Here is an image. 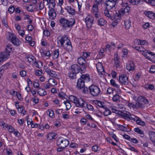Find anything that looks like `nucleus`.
I'll return each mask as SVG.
<instances>
[{
	"label": "nucleus",
	"mask_w": 155,
	"mask_h": 155,
	"mask_svg": "<svg viewBox=\"0 0 155 155\" xmlns=\"http://www.w3.org/2000/svg\"><path fill=\"white\" fill-rule=\"evenodd\" d=\"M58 44L60 46L66 48V50L69 51L72 49V46L70 40L68 39L66 35L63 36H59L57 38Z\"/></svg>",
	"instance_id": "obj_1"
},
{
	"label": "nucleus",
	"mask_w": 155,
	"mask_h": 155,
	"mask_svg": "<svg viewBox=\"0 0 155 155\" xmlns=\"http://www.w3.org/2000/svg\"><path fill=\"white\" fill-rule=\"evenodd\" d=\"M60 25L63 29H66L67 28H71L75 23V19L71 18L68 20L64 18H61L59 20Z\"/></svg>",
	"instance_id": "obj_2"
},
{
	"label": "nucleus",
	"mask_w": 155,
	"mask_h": 155,
	"mask_svg": "<svg viewBox=\"0 0 155 155\" xmlns=\"http://www.w3.org/2000/svg\"><path fill=\"white\" fill-rule=\"evenodd\" d=\"M69 143V141L68 140L61 137H59L56 142L57 145L59 147L57 148V151L61 152L64 150Z\"/></svg>",
	"instance_id": "obj_3"
},
{
	"label": "nucleus",
	"mask_w": 155,
	"mask_h": 155,
	"mask_svg": "<svg viewBox=\"0 0 155 155\" xmlns=\"http://www.w3.org/2000/svg\"><path fill=\"white\" fill-rule=\"evenodd\" d=\"M14 49L11 45H8L5 48V50L0 53V61H4L7 60L10 55V53L12 52Z\"/></svg>",
	"instance_id": "obj_4"
},
{
	"label": "nucleus",
	"mask_w": 155,
	"mask_h": 155,
	"mask_svg": "<svg viewBox=\"0 0 155 155\" xmlns=\"http://www.w3.org/2000/svg\"><path fill=\"white\" fill-rule=\"evenodd\" d=\"M89 91L91 95L93 97L97 96L101 92L99 87L93 84L89 87Z\"/></svg>",
	"instance_id": "obj_5"
},
{
	"label": "nucleus",
	"mask_w": 155,
	"mask_h": 155,
	"mask_svg": "<svg viewBox=\"0 0 155 155\" xmlns=\"http://www.w3.org/2000/svg\"><path fill=\"white\" fill-rule=\"evenodd\" d=\"M71 70L72 72L77 74L84 73L86 71L85 68L84 67L79 66L77 64H74L71 66Z\"/></svg>",
	"instance_id": "obj_6"
},
{
	"label": "nucleus",
	"mask_w": 155,
	"mask_h": 155,
	"mask_svg": "<svg viewBox=\"0 0 155 155\" xmlns=\"http://www.w3.org/2000/svg\"><path fill=\"white\" fill-rule=\"evenodd\" d=\"M117 3L115 0H106L105 2L106 8L107 9H111L114 7Z\"/></svg>",
	"instance_id": "obj_7"
},
{
	"label": "nucleus",
	"mask_w": 155,
	"mask_h": 155,
	"mask_svg": "<svg viewBox=\"0 0 155 155\" xmlns=\"http://www.w3.org/2000/svg\"><path fill=\"white\" fill-rule=\"evenodd\" d=\"M9 39L15 45L19 46V40L17 38L15 34L13 33L9 34Z\"/></svg>",
	"instance_id": "obj_8"
},
{
	"label": "nucleus",
	"mask_w": 155,
	"mask_h": 155,
	"mask_svg": "<svg viewBox=\"0 0 155 155\" xmlns=\"http://www.w3.org/2000/svg\"><path fill=\"white\" fill-rule=\"evenodd\" d=\"M119 82L121 85H127L128 84V77L125 74H122L119 77Z\"/></svg>",
	"instance_id": "obj_9"
},
{
	"label": "nucleus",
	"mask_w": 155,
	"mask_h": 155,
	"mask_svg": "<svg viewBox=\"0 0 155 155\" xmlns=\"http://www.w3.org/2000/svg\"><path fill=\"white\" fill-rule=\"evenodd\" d=\"M78 63L81 65V67H84L86 70V68L88 67L89 64L87 63L85 60L82 57H80L78 58L77 60Z\"/></svg>",
	"instance_id": "obj_10"
},
{
	"label": "nucleus",
	"mask_w": 155,
	"mask_h": 155,
	"mask_svg": "<svg viewBox=\"0 0 155 155\" xmlns=\"http://www.w3.org/2000/svg\"><path fill=\"white\" fill-rule=\"evenodd\" d=\"M86 104V102L83 99L80 98L77 100L75 104L77 107L83 108L85 107Z\"/></svg>",
	"instance_id": "obj_11"
},
{
	"label": "nucleus",
	"mask_w": 155,
	"mask_h": 155,
	"mask_svg": "<svg viewBox=\"0 0 155 155\" xmlns=\"http://www.w3.org/2000/svg\"><path fill=\"white\" fill-rule=\"evenodd\" d=\"M135 67V65L132 61H129L126 65V68L129 71H133L134 70Z\"/></svg>",
	"instance_id": "obj_12"
},
{
	"label": "nucleus",
	"mask_w": 155,
	"mask_h": 155,
	"mask_svg": "<svg viewBox=\"0 0 155 155\" xmlns=\"http://www.w3.org/2000/svg\"><path fill=\"white\" fill-rule=\"evenodd\" d=\"M94 18L92 16H88L85 18V22L87 26L89 25V27H91L93 24Z\"/></svg>",
	"instance_id": "obj_13"
},
{
	"label": "nucleus",
	"mask_w": 155,
	"mask_h": 155,
	"mask_svg": "<svg viewBox=\"0 0 155 155\" xmlns=\"http://www.w3.org/2000/svg\"><path fill=\"white\" fill-rule=\"evenodd\" d=\"M48 15L50 19L51 20L54 19L56 17V13L54 8H51L50 9L48 12Z\"/></svg>",
	"instance_id": "obj_14"
},
{
	"label": "nucleus",
	"mask_w": 155,
	"mask_h": 155,
	"mask_svg": "<svg viewBox=\"0 0 155 155\" xmlns=\"http://www.w3.org/2000/svg\"><path fill=\"white\" fill-rule=\"evenodd\" d=\"M121 115L122 117L128 120H133L134 116L133 114H131L129 113L128 114L122 113Z\"/></svg>",
	"instance_id": "obj_15"
},
{
	"label": "nucleus",
	"mask_w": 155,
	"mask_h": 155,
	"mask_svg": "<svg viewBox=\"0 0 155 155\" xmlns=\"http://www.w3.org/2000/svg\"><path fill=\"white\" fill-rule=\"evenodd\" d=\"M96 68L99 73L103 74V72H104V70L102 63L98 62L96 65Z\"/></svg>",
	"instance_id": "obj_16"
},
{
	"label": "nucleus",
	"mask_w": 155,
	"mask_h": 155,
	"mask_svg": "<svg viewBox=\"0 0 155 155\" xmlns=\"http://www.w3.org/2000/svg\"><path fill=\"white\" fill-rule=\"evenodd\" d=\"M122 8L119 10L118 12H116L114 16H115V18H116L117 19H120V18L122 16H123L125 14Z\"/></svg>",
	"instance_id": "obj_17"
},
{
	"label": "nucleus",
	"mask_w": 155,
	"mask_h": 155,
	"mask_svg": "<svg viewBox=\"0 0 155 155\" xmlns=\"http://www.w3.org/2000/svg\"><path fill=\"white\" fill-rule=\"evenodd\" d=\"M85 82L81 79L79 78L77 81L76 87L78 89H81L83 88L85 86Z\"/></svg>",
	"instance_id": "obj_18"
},
{
	"label": "nucleus",
	"mask_w": 155,
	"mask_h": 155,
	"mask_svg": "<svg viewBox=\"0 0 155 155\" xmlns=\"http://www.w3.org/2000/svg\"><path fill=\"white\" fill-rule=\"evenodd\" d=\"M80 78L84 82H88L90 80V76L88 74H82Z\"/></svg>",
	"instance_id": "obj_19"
},
{
	"label": "nucleus",
	"mask_w": 155,
	"mask_h": 155,
	"mask_svg": "<svg viewBox=\"0 0 155 155\" xmlns=\"http://www.w3.org/2000/svg\"><path fill=\"white\" fill-rule=\"evenodd\" d=\"M65 9L68 13L70 15H73L75 14V10L71 6H67L65 7Z\"/></svg>",
	"instance_id": "obj_20"
},
{
	"label": "nucleus",
	"mask_w": 155,
	"mask_h": 155,
	"mask_svg": "<svg viewBox=\"0 0 155 155\" xmlns=\"http://www.w3.org/2000/svg\"><path fill=\"white\" fill-rule=\"evenodd\" d=\"M133 120L136 121L137 124H138L142 126H143L145 125V123L144 121H141L139 117L135 116L134 115Z\"/></svg>",
	"instance_id": "obj_21"
},
{
	"label": "nucleus",
	"mask_w": 155,
	"mask_h": 155,
	"mask_svg": "<svg viewBox=\"0 0 155 155\" xmlns=\"http://www.w3.org/2000/svg\"><path fill=\"white\" fill-rule=\"evenodd\" d=\"M110 10L107 9L106 8V9L104 11V13L106 16L110 18L111 20H113L115 18V16H114V15H111L110 14L109 12V10Z\"/></svg>",
	"instance_id": "obj_22"
},
{
	"label": "nucleus",
	"mask_w": 155,
	"mask_h": 155,
	"mask_svg": "<svg viewBox=\"0 0 155 155\" xmlns=\"http://www.w3.org/2000/svg\"><path fill=\"white\" fill-rule=\"evenodd\" d=\"M154 53L148 50H146V58L152 61Z\"/></svg>",
	"instance_id": "obj_23"
},
{
	"label": "nucleus",
	"mask_w": 155,
	"mask_h": 155,
	"mask_svg": "<svg viewBox=\"0 0 155 155\" xmlns=\"http://www.w3.org/2000/svg\"><path fill=\"white\" fill-rule=\"evenodd\" d=\"M98 25L100 26H104L106 25L107 21L103 18H100L97 21Z\"/></svg>",
	"instance_id": "obj_24"
},
{
	"label": "nucleus",
	"mask_w": 155,
	"mask_h": 155,
	"mask_svg": "<svg viewBox=\"0 0 155 155\" xmlns=\"http://www.w3.org/2000/svg\"><path fill=\"white\" fill-rule=\"evenodd\" d=\"M77 74L72 72L71 70L68 73V76L71 79H74L77 78L76 74Z\"/></svg>",
	"instance_id": "obj_25"
},
{
	"label": "nucleus",
	"mask_w": 155,
	"mask_h": 155,
	"mask_svg": "<svg viewBox=\"0 0 155 155\" xmlns=\"http://www.w3.org/2000/svg\"><path fill=\"white\" fill-rule=\"evenodd\" d=\"M114 58L115 64L116 67L117 68L119 66V61L118 54H115L114 55Z\"/></svg>",
	"instance_id": "obj_26"
},
{
	"label": "nucleus",
	"mask_w": 155,
	"mask_h": 155,
	"mask_svg": "<svg viewBox=\"0 0 155 155\" xmlns=\"http://www.w3.org/2000/svg\"><path fill=\"white\" fill-rule=\"evenodd\" d=\"M124 24L125 28L127 29H129L131 25V21L129 18L128 19L124 21Z\"/></svg>",
	"instance_id": "obj_27"
},
{
	"label": "nucleus",
	"mask_w": 155,
	"mask_h": 155,
	"mask_svg": "<svg viewBox=\"0 0 155 155\" xmlns=\"http://www.w3.org/2000/svg\"><path fill=\"white\" fill-rule=\"evenodd\" d=\"M122 5L123 7L122 8L123 9L125 13H128L129 12L130 8V7L127 6V3L122 4Z\"/></svg>",
	"instance_id": "obj_28"
},
{
	"label": "nucleus",
	"mask_w": 155,
	"mask_h": 155,
	"mask_svg": "<svg viewBox=\"0 0 155 155\" xmlns=\"http://www.w3.org/2000/svg\"><path fill=\"white\" fill-rule=\"evenodd\" d=\"M146 15L148 17L151 18L152 19H154L155 18V14L152 12L147 11Z\"/></svg>",
	"instance_id": "obj_29"
},
{
	"label": "nucleus",
	"mask_w": 155,
	"mask_h": 155,
	"mask_svg": "<svg viewBox=\"0 0 155 155\" xmlns=\"http://www.w3.org/2000/svg\"><path fill=\"white\" fill-rule=\"evenodd\" d=\"M149 138L152 141L155 138V132L152 131H149L148 132Z\"/></svg>",
	"instance_id": "obj_30"
},
{
	"label": "nucleus",
	"mask_w": 155,
	"mask_h": 155,
	"mask_svg": "<svg viewBox=\"0 0 155 155\" xmlns=\"http://www.w3.org/2000/svg\"><path fill=\"white\" fill-rule=\"evenodd\" d=\"M38 93L41 96L45 95L47 94V92L42 89L39 88L37 91Z\"/></svg>",
	"instance_id": "obj_31"
},
{
	"label": "nucleus",
	"mask_w": 155,
	"mask_h": 155,
	"mask_svg": "<svg viewBox=\"0 0 155 155\" xmlns=\"http://www.w3.org/2000/svg\"><path fill=\"white\" fill-rule=\"evenodd\" d=\"M134 130L137 134L141 135H142L141 136V137H144V134L143 132L139 128H134Z\"/></svg>",
	"instance_id": "obj_32"
},
{
	"label": "nucleus",
	"mask_w": 155,
	"mask_h": 155,
	"mask_svg": "<svg viewBox=\"0 0 155 155\" xmlns=\"http://www.w3.org/2000/svg\"><path fill=\"white\" fill-rule=\"evenodd\" d=\"M48 82L51 84V86H53L57 84V81L53 78H50L49 79Z\"/></svg>",
	"instance_id": "obj_33"
},
{
	"label": "nucleus",
	"mask_w": 155,
	"mask_h": 155,
	"mask_svg": "<svg viewBox=\"0 0 155 155\" xmlns=\"http://www.w3.org/2000/svg\"><path fill=\"white\" fill-rule=\"evenodd\" d=\"M49 4V7L50 8L51 6V8H54L55 6L56 5L54 0H49L48 1V3L47 4V5Z\"/></svg>",
	"instance_id": "obj_34"
},
{
	"label": "nucleus",
	"mask_w": 155,
	"mask_h": 155,
	"mask_svg": "<svg viewBox=\"0 0 155 155\" xmlns=\"http://www.w3.org/2000/svg\"><path fill=\"white\" fill-rule=\"evenodd\" d=\"M141 0H129L130 3L133 5H136L138 4Z\"/></svg>",
	"instance_id": "obj_35"
},
{
	"label": "nucleus",
	"mask_w": 155,
	"mask_h": 155,
	"mask_svg": "<svg viewBox=\"0 0 155 155\" xmlns=\"http://www.w3.org/2000/svg\"><path fill=\"white\" fill-rule=\"evenodd\" d=\"M98 8L97 5L96 4H94L91 10L92 12L93 13L98 12Z\"/></svg>",
	"instance_id": "obj_36"
},
{
	"label": "nucleus",
	"mask_w": 155,
	"mask_h": 155,
	"mask_svg": "<svg viewBox=\"0 0 155 155\" xmlns=\"http://www.w3.org/2000/svg\"><path fill=\"white\" fill-rule=\"evenodd\" d=\"M64 103L66 105V110H69L71 107V105L70 101L68 100H67L66 101H64Z\"/></svg>",
	"instance_id": "obj_37"
},
{
	"label": "nucleus",
	"mask_w": 155,
	"mask_h": 155,
	"mask_svg": "<svg viewBox=\"0 0 155 155\" xmlns=\"http://www.w3.org/2000/svg\"><path fill=\"white\" fill-rule=\"evenodd\" d=\"M120 96L118 94H116L114 95L112 98V100L114 102H117L120 101Z\"/></svg>",
	"instance_id": "obj_38"
},
{
	"label": "nucleus",
	"mask_w": 155,
	"mask_h": 155,
	"mask_svg": "<svg viewBox=\"0 0 155 155\" xmlns=\"http://www.w3.org/2000/svg\"><path fill=\"white\" fill-rule=\"evenodd\" d=\"M104 109L105 111L103 112V113L105 116H107L111 114V112L110 109L107 107H105Z\"/></svg>",
	"instance_id": "obj_39"
},
{
	"label": "nucleus",
	"mask_w": 155,
	"mask_h": 155,
	"mask_svg": "<svg viewBox=\"0 0 155 155\" xmlns=\"http://www.w3.org/2000/svg\"><path fill=\"white\" fill-rule=\"evenodd\" d=\"M104 49L102 48H101L99 52V57L100 58H102L104 56Z\"/></svg>",
	"instance_id": "obj_40"
},
{
	"label": "nucleus",
	"mask_w": 155,
	"mask_h": 155,
	"mask_svg": "<svg viewBox=\"0 0 155 155\" xmlns=\"http://www.w3.org/2000/svg\"><path fill=\"white\" fill-rule=\"evenodd\" d=\"M28 118L27 119V124H28V125L31 124V127L32 128H37L38 127V124H37V123H35V124H34L33 123V121H30V124H29L28 121Z\"/></svg>",
	"instance_id": "obj_41"
},
{
	"label": "nucleus",
	"mask_w": 155,
	"mask_h": 155,
	"mask_svg": "<svg viewBox=\"0 0 155 155\" xmlns=\"http://www.w3.org/2000/svg\"><path fill=\"white\" fill-rule=\"evenodd\" d=\"M48 111L49 112L48 115L49 116L52 118H54L55 117L54 111L52 110H48Z\"/></svg>",
	"instance_id": "obj_42"
},
{
	"label": "nucleus",
	"mask_w": 155,
	"mask_h": 155,
	"mask_svg": "<svg viewBox=\"0 0 155 155\" xmlns=\"http://www.w3.org/2000/svg\"><path fill=\"white\" fill-rule=\"evenodd\" d=\"M69 99L71 101L74 103V104H75L78 99L76 97L73 95L70 96H69Z\"/></svg>",
	"instance_id": "obj_43"
},
{
	"label": "nucleus",
	"mask_w": 155,
	"mask_h": 155,
	"mask_svg": "<svg viewBox=\"0 0 155 155\" xmlns=\"http://www.w3.org/2000/svg\"><path fill=\"white\" fill-rule=\"evenodd\" d=\"M137 100L139 101V102H143L145 103L144 101L145 100V97H144L140 95L139 97H138Z\"/></svg>",
	"instance_id": "obj_44"
},
{
	"label": "nucleus",
	"mask_w": 155,
	"mask_h": 155,
	"mask_svg": "<svg viewBox=\"0 0 155 155\" xmlns=\"http://www.w3.org/2000/svg\"><path fill=\"white\" fill-rule=\"evenodd\" d=\"M135 108H142L144 107L143 105L140 102H137L135 104Z\"/></svg>",
	"instance_id": "obj_45"
},
{
	"label": "nucleus",
	"mask_w": 155,
	"mask_h": 155,
	"mask_svg": "<svg viewBox=\"0 0 155 155\" xmlns=\"http://www.w3.org/2000/svg\"><path fill=\"white\" fill-rule=\"evenodd\" d=\"M54 58L57 59L58 58L59 55V51L58 49L55 50L54 53Z\"/></svg>",
	"instance_id": "obj_46"
},
{
	"label": "nucleus",
	"mask_w": 155,
	"mask_h": 155,
	"mask_svg": "<svg viewBox=\"0 0 155 155\" xmlns=\"http://www.w3.org/2000/svg\"><path fill=\"white\" fill-rule=\"evenodd\" d=\"M28 12H33L35 10V8L32 6V5H30L27 8Z\"/></svg>",
	"instance_id": "obj_47"
},
{
	"label": "nucleus",
	"mask_w": 155,
	"mask_h": 155,
	"mask_svg": "<svg viewBox=\"0 0 155 155\" xmlns=\"http://www.w3.org/2000/svg\"><path fill=\"white\" fill-rule=\"evenodd\" d=\"M85 107H86L88 110H93L94 109L93 106L90 104H88L87 102L86 104H85Z\"/></svg>",
	"instance_id": "obj_48"
},
{
	"label": "nucleus",
	"mask_w": 155,
	"mask_h": 155,
	"mask_svg": "<svg viewBox=\"0 0 155 155\" xmlns=\"http://www.w3.org/2000/svg\"><path fill=\"white\" fill-rule=\"evenodd\" d=\"M95 104H97L98 106L104 109L105 107L103 105L101 102L98 101H95L94 102Z\"/></svg>",
	"instance_id": "obj_49"
},
{
	"label": "nucleus",
	"mask_w": 155,
	"mask_h": 155,
	"mask_svg": "<svg viewBox=\"0 0 155 155\" xmlns=\"http://www.w3.org/2000/svg\"><path fill=\"white\" fill-rule=\"evenodd\" d=\"M56 135L57 134L54 133H51L48 136V137L49 138V137H51V138H50V140H51L56 138Z\"/></svg>",
	"instance_id": "obj_50"
},
{
	"label": "nucleus",
	"mask_w": 155,
	"mask_h": 155,
	"mask_svg": "<svg viewBox=\"0 0 155 155\" xmlns=\"http://www.w3.org/2000/svg\"><path fill=\"white\" fill-rule=\"evenodd\" d=\"M146 3L150 4L152 5L155 6V0H146Z\"/></svg>",
	"instance_id": "obj_51"
},
{
	"label": "nucleus",
	"mask_w": 155,
	"mask_h": 155,
	"mask_svg": "<svg viewBox=\"0 0 155 155\" xmlns=\"http://www.w3.org/2000/svg\"><path fill=\"white\" fill-rule=\"evenodd\" d=\"M15 11V8L13 6H10L9 7L8 11L10 14H12Z\"/></svg>",
	"instance_id": "obj_52"
},
{
	"label": "nucleus",
	"mask_w": 155,
	"mask_h": 155,
	"mask_svg": "<svg viewBox=\"0 0 155 155\" xmlns=\"http://www.w3.org/2000/svg\"><path fill=\"white\" fill-rule=\"evenodd\" d=\"M8 130V132L10 133H13L14 131L15 130L14 127L10 125H9Z\"/></svg>",
	"instance_id": "obj_53"
},
{
	"label": "nucleus",
	"mask_w": 155,
	"mask_h": 155,
	"mask_svg": "<svg viewBox=\"0 0 155 155\" xmlns=\"http://www.w3.org/2000/svg\"><path fill=\"white\" fill-rule=\"evenodd\" d=\"M139 51L142 52V54L145 57V49L142 46L139 47Z\"/></svg>",
	"instance_id": "obj_54"
},
{
	"label": "nucleus",
	"mask_w": 155,
	"mask_h": 155,
	"mask_svg": "<svg viewBox=\"0 0 155 155\" xmlns=\"http://www.w3.org/2000/svg\"><path fill=\"white\" fill-rule=\"evenodd\" d=\"M83 88V93L84 94H87L89 93V87L87 88V87H85V86Z\"/></svg>",
	"instance_id": "obj_55"
},
{
	"label": "nucleus",
	"mask_w": 155,
	"mask_h": 155,
	"mask_svg": "<svg viewBox=\"0 0 155 155\" xmlns=\"http://www.w3.org/2000/svg\"><path fill=\"white\" fill-rule=\"evenodd\" d=\"M91 53L90 52H83L82 56L85 58H87L90 56Z\"/></svg>",
	"instance_id": "obj_56"
},
{
	"label": "nucleus",
	"mask_w": 155,
	"mask_h": 155,
	"mask_svg": "<svg viewBox=\"0 0 155 155\" xmlns=\"http://www.w3.org/2000/svg\"><path fill=\"white\" fill-rule=\"evenodd\" d=\"M154 89V86L153 85L151 84H148L147 87H146V89L147 90H152Z\"/></svg>",
	"instance_id": "obj_57"
},
{
	"label": "nucleus",
	"mask_w": 155,
	"mask_h": 155,
	"mask_svg": "<svg viewBox=\"0 0 155 155\" xmlns=\"http://www.w3.org/2000/svg\"><path fill=\"white\" fill-rule=\"evenodd\" d=\"M114 21L112 22V25L114 27L116 26L119 23V20L120 19H117L116 18L114 19Z\"/></svg>",
	"instance_id": "obj_58"
},
{
	"label": "nucleus",
	"mask_w": 155,
	"mask_h": 155,
	"mask_svg": "<svg viewBox=\"0 0 155 155\" xmlns=\"http://www.w3.org/2000/svg\"><path fill=\"white\" fill-rule=\"evenodd\" d=\"M50 76L52 77H54L55 78L56 77V76H57V74L55 73V72L52 71L51 70V71L49 73V74H48Z\"/></svg>",
	"instance_id": "obj_59"
},
{
	"label": "nucleus",
	"mask_w": 155,
	"mask_h": 155,
	"mask_svg": "<svg viewBox=\"0 0 155 155\" xmlns=\"http://www.w3.org/2000/svg\"><path fill=\"white\" fill-rule=\"evenodd\" d=\"M33 84L34 87H35L38 88V89L40 88L39 87L40 84L38 81H34L33 82Z\"/></svg>",
	"instance_id": "obj_60"
},
{
	"label": "nucleus",
	"mask_w": 155,
	"mask_h": 155,
	"mask_svg": "<svg viewBox=\"0 0 155 155\" xmlns=\"http://www.w3.org/2000/svg\"><path fill=\"white\" fill-rule=\"evenodd\" d=\"M17 137H19L20 136V134L18 132L17 130H15L13 133Z\"/></svg>",
	"instance_id": "obj_61"
},
{
	"label": "nucleus",
	"mask_w": 155,
	"mask_h": 155,
	"mask_svg": "<svg viewBox=\"0 0 155 155\" xmlns=\"http://www.w3.org/2000/svg\"><path fill=\"white\" fill-rule=\"evenodd\" d=\"M150 72L151 73H153L155 72V66H151L150 68Z\"/></svg>",
	"instance_id": "obj_62"
},
{
	"label": "nucleus",
	"mask_w": 155,
	"mask_h": 155,
	"mask_svg": "<svg viewBox=\"0 0 155 155\" xmlns=\"http://www.w3.org/2000/svg\"><path fill=\"white\" fill-rule=\"evenodd\" d=\"M118 127L120 130L123 131H125L127 130L126 128L122 125H119Z\"/></svg>",
	"instance_id": "obj_63"
},
{
	"label": "nucleus",
	"mask_w": 155,
	"mask_h": 155,
	"mask_svg": "<svg viewBox=\"0 0 155 155\" xmlns=\"http://www.w3.org/2000/svg\"><path fill=\"white\" fill-rule=\"evenodd\" d=\"M28 61L30 63L31 62L34 61V59H35L34 57L33 56H31V57H27Z\"/></svg>",
	"instance_id": "obj_64"
}]
</instances>
